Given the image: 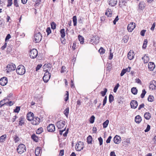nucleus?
I'll return each mask as SVG.
<instances>
[{"instance_id": "27", "label": "nucleus", "mask_w": 156, "mask_h": 156, "mask_svg": "<svg viewBox=\"0 0 156 156\" xmlns=\"http://www.w3.org/2000/svg\"><path fill=\"white\" fill-rule=\"evenodd\" d=\"M31 138L35 141L37 142L38 141V138L35 134H33L31 136Z\"/></svg>"}, {"instance_id": "25", "label": "nucleus", "mask_w": 156, "mask_h": 156, "mask_svg": "<svg viewBox=\"0 0 156 156\" xmlns=\"http://www.w3.org/2000/svg\"><path fill=\"white\" fill-rule=\"evenodd\" d=\"M41 148L40 147H37L35 151V155L36 156H38L40 153L41 152Z\"/></svg>"}, {"instance_id": "33", "label": "nucleus", "mask_w": 156, "mask_h": 156, "mask_svg": "<svg viewBox=\"0 0 156 156\" xmlns=\"http://www.w3.org/2000/svg\"><path fill=\"white\" fill-rule=\"evenodd\" d=\"M147 39H145L144 40L143 45L142 46V48L144 49H145L147 46Z\"/></svg>"}, {"instance_id": "31", "label": "nucleus", "mask_w": 156, "mask_h": 156, "mask_svg": "<svg viewBox=\"0 0 156 156\" xmlns=\"http://www.w3.org/2000/svg\"><path fill=\"white\" fill-rule=\"evenodd\" d=\"M6 137V135L4 134L2 136L0 137V142H3L5 141V139Z\"/></svg>"}, {"instance_id": "62", "label": "nucleus", "mask_w": 156, "mask_h": 156, "mask_svg": "<svg viewBox=\"0 0 156 156\" xmlns=\"http://www.w3.org/2000/svg\"><path fill=\"white\" fill-rule=\"evenodd\" d=\"M150 129V126L147 125L146 129L144 131L145 132H147L149 131Z\"/></svg>"}, {"instance_id": "54", "label": "nucleus", "mask_w": 156, "mask_h": 156, "mask_svg": "<svg viewBox=\"0 0 156 156\" xmlns=\"http://www.w3.org/2000/svg\"><path fill=\"white\" fill-rule=\"evenodd\" d=\"M66 67L64 66H63L62 67L61 70V73L64 72L66 71Z\"/></svg>"}, {"instance_id": "5", "label": "nucleus", "mask_w": 156, "mask_h": 156, "mask_svg": "<svg viewBox=\"0 0 156 156\" xmlns=\"http://www.w3.org/2000/svg\"><path fill=\"white\" fill-rule=\"evenodd\" d=\"M38 52L37 49H33L30 51V55L31 58H34L37 55Z\"/></svg>"}, {"instance_id": "34", "label": "nucleus", "mask_w": 156, "mask_h": 156, "mask_svg": "<svg viewBox=\"0 0 156 156\" xmlns=\"http://www.w3.org/2000/svg\"><path fill=\"white\" fill-rule=\"evenodd\" d=\"M73 25L74 26L76 25L77 23V18L76 16H74L73 18Z\"/></svg>"}, {"instance_id": "17", "label": "nucleus", "mask_w": 156, "mask_h": 156, "mask_svg": "<svg viewBox=\"0 0 156 156\" xmlns=\"http://www.w3.org/2000/svg\"><path fill=\"white\" fill-rule=\"evenodd\" d=\"M134 54L133 51L130 50L128 53V58L130 60H132L134 57Z\"/></svg>"}, {"instance_id": "48", "label": "nucleus", "mask_w": 156, "mask_h": 156, "mask_svg": "<svg viewBox=\"0 0 156 156\" xmlns=\"http://www.w3.org/2000/svg\"><path fill=\"white\" fill-rule=\"evenodd\" d=\"M119 86V83H118L114 88L113 90V91L114 92L116 93V92L117 90L118 89Z\"/></svg>"}, {"instance_id": "26", "label": "nucleus", "mask_w": 156, "mask_h": 156, "mask_svg": "<svg viewBox=\"0 0 156 156\" xmlns=\"http://www.w3.org/2000/svg\"><path fill=\"white\" fill-rule=\"evenodd\" d=\"M145 3L144 2H140L139 3V9H141V10H143L145 8Z\"/></svg>"}, {"instance_id": "22", "label": "nucleus", "mask_w": 156, "mask_h": 156, "mask_svg": "<svg viewBox=\"0 0 156 156\" xmlns=\"http://www.w3.org/2000/svg\"><path fill=\"white\" fill-rule=\"evenodd\" d=\"M142 59L143 60L144 63L148 62L149 60V58L148 56L145 55L142 58Z\"/></svg>"}, {"instance_id": "43", "label": "nucleus", "mask_w": 156, "mask_h": 156, "mask_svg": "<svg viewBox=\"0 0 156 156\" xmlns=\"http://www.w3.org/2000/svg\"><path fill=\"white\" fill-rule=\"evenodd\" d=\"M43 129L42 128H40L38 129L36 131V133L37 134H40L42 132Z\"/></svg>"}, {"instance_id": "51", "label": "nucleus", "mask_w": 156, "mask_h": 156, "mask_svg": "<svg viewBox=\"0 0 156 156\" xmlns=\"http://www.w3.org/2000/svg\"><path fill=\"white\" fill-rule=\"evenodd\" d=\"M14 140L15 143L17 142L19 140V138L17 135H15L14 138Z\"/></svg>"}, {"instance_id": "30", "label": "nucleus", "mask_w": 156, "mask_h": 156, "mask_svg": "<svg viewBox=\"0 0 156 156\" xmlns=\"http://www.w3.org/2000/svg\"><path fill=\"white\" fill-rule=\"evenodd\" d=\"M92 138L91 136L89 135L87 138V143L88 144H91L92 143Z\"/></svg>"}, {"instance_id": "6", "label": "nucleus", "mask_w": 156, "mask_h": 156, "mask_svg": "<svg viewBox=\"0 0 156 156\" xmlns=\"http://www.w3.org/2000/svg\"><path fill=\"white\" fill-rule=\"evenodd\" d=\"M65 121L60 120L56 122L55 125L58 129H62L66 123Z\"/></svg>"}, {"instance_id": "53", "label": "nucleus", "mask_w": 156, "mask_h": 156, "mask_svg": "<svg viewBox=\"0 0 156 156\" xmlns=\"http://www.w3.org/2000/svg\"><path fill=\"white\" fill-rule=\"evenodd\" d=\"M123 143H124V144L125 145H127L128 144H129L130 143L129 140L128 139H126L125 141H124Z\"/></svg>"}, {"instance_id": "7", "label": "nucleus", "mask_w": 156, "mask_h": 156, "mask_svg": "<svg viewBox=\"0 0 156 156\" xmlns=\"http://www.w3.org/2000/svg\"><path fill=\"white\" fill-rule=\"evenodd\" d=\"M99 37L96 35H93V37L91 39L90 41L93 44H96L99 42Z\"/></svg>"}, {"instance_id": "47", "label": "nucleus", "mask_w": 156, "mask_h": 156, "mask_svg": "<svg viewBox=\"0 0 156 156\" xmlns=\"http://www.w3.org/2000/svg\"><path fill=\"white\" fill-rule=\"evenodd\" d=\"M51 28L53 29L56 28V24L54 22H52L51 24Z\"/></svg>"}, {"instance_id": "42", "label": "nucleus", "mask_w": 156, "mask_h": 156, "mask_svg": "<svg viewBox=\"0 0 156 156\" xmlns=\"http://www.w3.org/2000/svg\"><path fill=\"white\" fill-rule=\"evenodd\" d=\"M64 114L67 117H68V115L69 113V108H66L64 111Z\"/></svg>"}, {"instance_id": "64", "label": "nucleus", "mask_w": 156, "mask_h": 156, "mask_svg": "<svg viewBox=\"0 0 156 156\" xmlns=\"http://www.w3.org/2000/svg\"><path fill=\"white\" fill-rule=\"evenodd\" d=\"M14 5L16 7L19 6V5L17 2V0H14Z\"/></svg>"}, {"instance_id": "37", "label": "nucleus", "mask_w": 156, "mask_h": 156, "mask_svg": "<svg viewBox=\"0 0 156 156\" xmlns=\"http://www.w3.org/2000/svg\"><path fill=\"white\" fill-rule=\"evenodd\" d=\"M154 98L153 96L149 95L148 98V101L150 102H152L154 100Z\"/></svg>"}, {"instance_id": "29", "label": "nucleus", "mask_w": 156, "mask_h": 156, "mask_svg": "<svg viewBox=\"0 0 156 156\" xmlns=\"http://www.w3.org/2000/svg\"><path fill=\"white\" fill-rule=\"evenodd\" d=\"M144 117L146 119L148 120L151 118V115L148 112H146L144 115Z\"/></svg>"}, {"instance_id": "2", "label": "nucleus", "mask_w": 156, "mask_h": 156, "mask_svg": "<svg viewBox=\"0 0 156 156\" xmlns=\"http://www.w3.org/2000/svg\"><path fill=\"white\" fill-rule=\"evenodd\" d=\"M16 72L17 74L20 75H23L25 73V67L23 65H20L18 66Z\"/></svg>"}, {"instance_id": "13", "label": "nucleus", "mask_w": 156, "mask_h": 156, "mask_svg": "<svg viewBox=\"0 0 156 156\" xmlns=\"http://www.w3.org/2000/svg\"><path fill=\"white\" fill-rule=\"evenodd\" d=\"M51 67V65L49 63L45 64L43 66L44 71L45 72H48V71L50 70Z\"/></svg>"}, {"instance_id": "41", "label": "nucleus", "mask_w": 156, "mask_h": 156, "mask_svg": "<svg viewBox=\"0 0 156 156\" xmlns=\"http://www.w3.org/2000/svg\"><path fill=\"white\" fill-rule=\"evenodd\" d=\"M98 51L101 54H103L105 52V50L103 48L101 47L99 50Z\"/></svg>"}, {"instance_id": "50", "label": "nucleus", "mask_w": 156, "mask_h": 156, "mask_svg": "<svg viewBox=\"0 0 156 156\" xmlns=\"http://www.w3.org/2000/svg\"><path fill=\"white\" fill-rule=\"evenodd\" d=\"M12 0H8V4L7 5V7H9L12 5Z\"/></svg>"}, {"instance_id": "55", "label": "nucleus", "mask_w": 156, "mask_h": 156, "mask_svg": "<svg viewBox=\"0 0 156 156\" xmlns=\"http://www.w3.org/2000/svg\"><path fill=\"white\" fill-rule=\"evenodd\" d=\"M146 31V30H142L140 32V35L143 36H144Z\"/></svg>"}, {"instance_id": "39", "label": "nucleus", "mask_w": 156, "mask_h": 156, "mask_svg": "<svg viewBox=\"0 0 156 156\" xmlns=\"http://www.w3.org/2000/svg\"><path fill=\"white\" fill-rule=\"evenodd\" d=\"M24 122V121L23 120V118L22 117H20V118L19 125L22 126Z\"/></svg>"}, {"instance_id": "21", "label": "nucleus", "mask_w": 156, "mask_h": 156, "mask_svg": "<svg viewBox=\"0 0 156 156\" xmlns=\"http://www.w3.org/2000/svg\"><path fill=\"white\" fill-rule=\"evenodd\" d=\"M127 2L125 0H119V6L120 7H122L123 6H126Z\"/></svg>"}, {"instance_id": "8", "label": "nucleus", "mask_w": 156, "mask_h": 156, "mask_svg": "<svg viewBox=\"0 0 156 156\" xmlns=\"http://www.w3.org/2000/svg\"><path fill=\"white\" fill-rule=\"evenodd\" d=\"M50 77L51 75L49 72H46L43 78V80L44 82L47 83L50 79Z\"/></svg>"}, {"instance_id": "57", "label": "nucleus", "mask_w": 156, "mask_h": 156, "mask_svg": "<svg viewBox=\"0 0 156 156\" xmlns=\"http://www.w3.org/2000/svg\"><path fill=\"white\" fill-rule=\"evenodd\" d=\"M119 20V17H118V16H117L116 18H115V20H114L113 21V24H116V22L118 21V20Z\"/></svg>"}, {"instance_id": "19", "label": "nucleus", "mask_w": 156, "mask_h": 156, "mask_svg": "<svg viewBox=\"0 0 156 156\" xmlns=\"http://www.w3.org/2000/svg\"><path fill=\"white\" fill-rule=\"evenodd\" d=\"M34 114L33 113L30 112L27 115V120L29 121H32L34 118Z\"/></svg>"}, {"instance_id": "49", "label": "nucleus", "mask_w": 156, "mask_h": 156, "mask_svg": "<svg viewBox=\"0 0 156 156\" xmlns=\"http://www.w3.org/2000/svg\"><path fill=\"white\" fill-rule=\"evenodd\" d=\"M149 87L150 89H151L152 90L155 89L156 88L151 83H150Z\"/></svg>"}, {"instance_id": "1", "label": "nucleus", "mask_w": 156, "mask_h": 156, "mask_svg": "<svg viewBox=\"0 0 156 156\" xmlns=\"http://www.w3.org/2000/svg\"><path fill=\"white\" fill-rule=\"evenodd\" d=\"M42 37L41 34L40 32L35 33L34 35L33 41L35 43H38L41 41Z\"/></svg>"}, {"instance_id": "24", "label": "nucleus", "mask_w": 156, "mask_h": 156, "mask_svg": "<svg viewBox=\"0 0 156 156\" xmlns=\"http://www.w3.org/2000/svg\"><path fill=\"white\" fill-rule=\"evenodd\" d=\"M112 12L110 9H108L105 13V14L108 17H110L112 15Z\"/></svg>"}, {"instance_id": "36", "label": "nucleus", "mask_w": 156, "mask_h": 156, "mask_svg": "<svg viewBox=\"0 0 156 156\" xmlns=\"http://www.w3.org/2000/svg\"><path fill=\"white\" fill-rule=\"evenodd\" d=\"M109 123V120H107L103 124V128H106L107 127Z\"/></svg>"}, {"instance_id": "12", "label": "nucleus", "mask_w": 156, "mask_h": 156, "mask_svg": "<svg viewBox=\"0 0 156 156\" xmlns=\"http://www.w3.org/2000/svg\"><path fill=\"white\" fill-rule=\"evenodd\" d=\"M7 82V78L6 77H3L0 80V84L2 86H4L6 85Z\"/></svg>"}, {"instance_id": "28", "label": "nucleus", "mask_w": 156, "mask_h": 156, "mask_svg": "<svg viewBox=\"0 0 156 156\" xmlns=\"http://www.w3.org/2000/svg\"><path fill=\"white\" fill-rule=\"evenodd\" d=\"M60 33L61 36L62 38H64L65 36V29H62L60 30Z\"/></svg>"}, {"instance_id": "9", "label": "nucleus", "mask_w": 156, "mask_h": 156, "mask_svg": "<svg viewBox=\"0 0 156 156\" xmlns=\"http://www.w3.org/2000/svg\"><path fill=\"white\" fill-rule=\"evenodd\" d=\"M7 72H9L14 70L16 69V66L14 64H11L8 65L7 66Z\"/></svg>"}, {"instance_id": "20", "label": "nucleus", "mask_w": 156, "mask_h": 156, "mask_svg": "<svg viewBox=\"0 0 156 156\" xmlns=\"http://www.w3.org/2000/svg\"><path fill=\"white\" fill-rule=\"evenodd\" d=\"M109 5L112 6H115L116 5L117 0H108Z\"/></svg>"}, {"instance_id": "15", "label": "nucleus", "mask_w": 156, "mask_h": 156, "mask_svg": "<svg viewBox=\"0 0 156 156\" xmlns=\"http://www.w3.org/2000/svg\"><path fill=\"white\" fill-rule=\"evenodd\" d=\"M121 138L118 135H116L113 139V141L114 143L118 144L121 142Z\"/></svg>"}, {"instance_id": "52", "label": "nucleus", "mask_w": 156, "mask_h": 156, "mask_svg": "<svg viewBox=\"0 0 156 156\" xmlns=\"http://www.w3.org/2000/svg\"><path fill=\"white\" fill-rule=\"evenodd\" d=\"M98 140L99 142L100 145H101L103 144V139L101 137H100L98 138Z\"/></svg>"}, {"instance_id": "60", "label": "nucleus", "mask_w": 156, "mask_h": 156, "mask_svg": "<svg viewBox=\"0 0 156 156\" xmlns=\"http://www.w3.org/2000/svg\"><path fill=\"white\" fill-rule=\"evenodd\" d=\"M42 66V65L41 64H39L38 65H37L36 67V71H37L38 70H39L40 69V68Z\"/></svg>"}, {"instance_id": "3", "label": "nucleus", "mask_w": 156, "mask_h": 156, "mask_svg": "<svg viewBox=\"0 0 156 156\" xmlns=\"http://www.w3.org/2000/svg\"><path fill=\"white\" fill-rule=\"evenodd\" d=\"M26 147L23 144H20L17 149L18 152L20 154H22L26 151Z\"/></svg>"}, {"instance_id": "56", "label": "nucleus", "mask_w": 156, "mask_h": 156, "mask_svg": "<svg viewBox=\"0 0 156 156\" xmlns=\"http://www.w3.org/2000/svg\"><path fill=\"white\" fill-rule=\"evenodd\" d=\"M46 32L47 33L48 35L51 32V30L49 27H48L46 29Z\"/></svg>"}, {"instance_id": "14", "label": "nucleus", "mask_w": 156, "mask_h": 156, "mask_svg": "<svg viewBox=\"0 0 156 156\" xmlns=\"http://www.w3.org/2000/svg\"><path fill=\"white\" fill-rule=\"evenodd\" d=\"M40 119L37 117H34L32 120V123L33 125H37L39 124Z\"/></svg>"}, {"instance_id": "16", "label": "nucleus", "mask_w": 156, "mask_h": 156, "mask_svg": "<svg viewBox=\"0 0 156 156\" xmlns=\"http://www.w3.org/2000/svg\"><path fill=\"white\" fill-rule=\"evenodd\" d=\"M130 105L132 108H136L138 106L137 102L135 100H132L130 103Z\"/></svg>"}, {"instance_id": "23", "label": "nucleus", "mask_w": 156, "mask_h": 156, "mask_svg": "<svg viewBox=\"0 0 156 156\" xmlns=\"http://www.w3.org/2000/svg\"><path fill=\"white\" fill-rule=\"evenodd\" d=\"M141 117L139 115L136 116L135 119V122L137 123H139L141 121Z\"/></svg>"}, {"instance_id": "58", "label": "nucleus", "mask_w": 156, "mask_h": 156, "mask_svg": "<svg viewBox=\"0 0 156 156\" xmlns=\"http://www.w3.org/2000/svg\"><path fill=\"white\" fill-rule=\"evenodd\" d=\"M107 97L106 96H105V97L103 101V105L105 106V104H106L107 101Z\"/></svg>"}, {"instance_id": "44", "label": "nucleus", "mask_w": 156, "mask_h": 156, "mask_svg": "<svg viewBox=\"0 0 156 156\" xmlns=\"http://www.w3.org/2000/svg\"><path fill=\"white\" fill-rule=\"evenodd\" d=\"M66 93L65 95V101H67L69 99V92L67 91H66Z\"/></svg>"}, {"instance_id": "11", "label": "nucleus", "mask_w": 156, "mask_h": 156, "mask_svg": "<svg viewBox=\"0 0 156 156\" xmlns=\"http://www.w3.org/2000/svg\"><path fill=\"white\" fill-rule=\"evenodd\" d=\"M47 129L48 131L53 132L55 130V126L54 124H50L47 126Z\"/></svg>"}, {"instance_id": "4", "label": "nucleus", "mask_w": 156, "mask_h": 156, "mask_svg": "<svg viewBox=\"0 0 156 156\" xmlns=\"http://www.w3.org/2000/svg\"><path fill=\"white\" fill-rule=\"evenodd\" d=\"M84 147V144L83 142H78L75 146V149L78 151H80L83 149Z\"/></svg>"}, {"instance_id": "59", "label": "nucleus", "mask_w": 156, "mask_h": 156, "mask_svg": "<svg viewBox=\"0 0 156 156\" xmlns=\"http://www.w3.org/2000/svg\"><path fill=\"white\" fill-rule=\"evenodd\" d=\"M20 109V108L19 107H16L15 109L14 110V112H16L18 113Z\"/></svg>"}, {"instance_id": "38", "label": "nucleus", "mask_w": 156, "mask_h": 156, "mask_svg": "<svg viewBox=\"0 0 156 156\" xmlns=\"http://www.w3.org/2000/svg\"><path fill=\"white\" fill-rule=\"evenodd\" d=\"M107 91V90L106 88H105L104 89V91H101V94L102 96L104 97L105 95L106 92Z\"/></svg>"}, {"instance_id": "40", "label": "nucleus", "mask_w": 156, "mask_h": 156, "mask_svg": "<svg viewBox=\"0 0 156 156\" xmlns=\"http://www.w3.org/2000/svg\"><path fill=\"white\" fill-rule=\"evenodd\" d=\"M114 100V97L112 94H110L109 97V100L110 103H111Z\"/></svg>"}, {"instance_id": "45", "label": "nucleus", "mask_w": 156, "mask_h": 156, "mask_svg": "<svg viewBox=\"0 0 156 156\" xmlns=\"http://www.w3.org/2000/svg\"><path fill=\"white\" fill-rule=\"evenodd\" d=\"M146 92L145 91V89H144L142 90V93L141 94V95H140V97L141 98H143L144 97V96H145V94H146Z\"/></svg>"}, {"instance_id": "32", "label": "nucleus", "mask_w": 156, "mask_h": 156, "mask_svg": "<svg viewBox=\"0 0 156 156\" xmlns=\"http://www.w3.org/2000/svg\"><path fill=\"white\" fill-rule=\"evenodd\" d=\"M78 38L81 44H83L84 42V38L83 37L80 35L78 36Z\"/></svg>"}, {"instance_id": "46", "label": "nucleus", "mask_w": 156, "mask_h": 156, "mask_svg": "<svg viewBox=\"0 0 156 156\" xmlns=\"http://www.w3.org/2000/svg\"><path fill=\"white\" fill-rule=\"evenodd\" d=\"M95 117L94 115L92 116L90 118V122L91 123H93L94 122Z\"/></svg>"}, {"instance_id": "61", "label": "nucleus", "mask_w": 156, "mask_h": 156, "mask_svg": "<svg viewBox=\"0 0 156 156\" xmlns=\"http://www.w3.org/2000/svg\"><path fill=\"white\" fill-rule=\"evenodd\" d=\"M126 73V70H125V69H123L122 70L121 72L120 73V76H122L125 74V73Z\"/></svg>"}, {"instance_id": "35", "label": "nucleus", "mask_w": 156, "mask_h": 156, "mask_svg": "<svg viewBox=\"0 0 156 156\" xmlns=\"http://www.w3.org/2000/svg\"><path fill=\"white\" fill-rule=\"evenodd\" d=\"M137 90L135 87H133L131 89V92L134 94H136L137 93Z\"/></svg>"}, {"instance_id": "18", "label": "nucleus", "mask_w": 156, "mask_h": 156, "mask_svg": "<svg viewBox=\"0 0 156 156\" xmlns=\"http://www.w3.org/2000/svg\"><path fill=\"white\" fill-rule=\"evenodd\" d=\"M155 68V65L154 62H150L148 64V68L151 71H153Z\"/></svg>"}, {"instance_id": "63", "label": "nucleus", "mask_w": 156, "mask_h": 156, "mask_svg": "<svg viewBox=\"0 0 156 156\" xmlns=\"http://www.w3.org/2000/svg\"><path fill=\"white\" fill-rule=\"evenodd\" d=\"M135 81L136 83H138L140 84H142L141 80L138 78L136 79Z\"/></svg>"}, {"instance_id": "10", "label": "nucleus", "mask_w": 156, "mask_h": 156, "mask_svg": "<svg viewBox=\"0 0 156 156\" xmlns=\"http://www.w3.org/2000/svg\"><path fill=\"white\" fill-rule=\"evenodd\" d=\"M136 27L135 24L134 23H131L128 24L127 26V30L129 32H131Z\"/></svg>"}]
</instances>
